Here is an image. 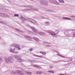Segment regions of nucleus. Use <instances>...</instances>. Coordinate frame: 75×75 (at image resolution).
<instances>
[{"label":"nucleus","instance_id":"obj_1","mask_svg":"<svg viewBox=\"0 0 75 75\" xmlns=\"http://www.w3.org/2000/svg\"><path fill=\"white\" fill-rule=\"evenodd\" d=\"M24 7H26V8H26L24 9V11H28V10H33L34 11H37L38 10V9L37 8H32V7L29 5H24L23 6Z\"/></svg>","mask_w":75,"mask_h":75},{"label":"nucleus","instance_id":"obj_2","mask_svg":"<svg viewBox=\"0 0 75 75\" xmlns=\"http://www.w3.org/2000/svg\"><path fill=\"white\" fill-rule=\"evenodd\" d=\"M5 62L7 64H13L14 62V60L13 57H6L4 58Z\"/></svg>","mask_w":75,"mask_h":75},{"label":"nucleus","instance_id":"obj_3","mask_svg":"<svg viewBox=\"0 0 75 75\" xmlns=\"http://www.w3.org/2000/svg\"><path fill=\"white\" fill-rule=\"evenodd\" d=\"M30 28L32 29V30H33V31L35 32V33H38L39 34L41 35H46L45 33L44 32H38V30H37L35 28H34V27H31Z\"/></svg>","mask_w":75,"mask_h":75},{"label":"nucleus","instance_id":"obj_4","mask_svg":"<svg viewBox=\"0 0 75 75\" xmlns=\"http://www.w3.org/2000/svg\"><path fill=\"white\" fill-rule=\"evenodd\" d=\"M40 4L42 5H44L45 6H47L48 5V2L45 0H41L40 2Z\"/></svg>","mask_w":75,"mask_h":75},{"label":"nucleus","instance_id":"obj_5","mask_svg":"<svg viewBox=\"0 0 75 75\" xmlns=\"http://www.w3.org/2000/svg\"><path fill=\"white\" fill-rule=\"evenodd\" d=\"M47 32L49 33V34H51L50 35L52 37H54V36H55L57 35L55 32L52 30H48Z\"/></svg>","mask_w":75,"mask_h":75},{"label":"nucleus","instance_id":"obj_6","mask_svg":"<svg viewBox=\"0 0 75 75\" xmlns=\"http://www.w3.org/2000/svg\"><path fill=\"white\" fill-rule=\"evenodd\" d=\"M17 73L21 75H26L25 73L23 71L21 70H17Z\"/></svg>","mask_w":75,"mask_h":75},{"label":"nucleus","instance_id":"obj_7","mask_svg":"<svg viewBox=\"0 0 75 75\" xmlns=\"http://www.w3.org/2000/svg\"><path fill=\"white\" fill-rule=\"evenodd\" d=\"M15 57L17 59L18 61H20V62H22V61H23V59L18 56H15Z\"/></svg>","mask_w":75,"mask_h":75},{"label":"nucleus","instance_id":"obj_8","mask_svg":"<svg viewBox=\"0 0 75 75\" xmlns=\"http://www.w3.org/2000/svg\"><path fill=\"white\" fill-rule=\"evenodd\" d=\"M25 37L27 39V40L29 41H31V40H32V38L31 37L27 35L25 36Z\"/></svg>","mask_w":75,"mask_h":75},{"label":"nucleus","instance_id":"obj_9","mask_svg":"<svg viewBox=\"0 0 75 75\" xmlns=\"http://www.w3.org/2000/svg\"><path fill=\"white\" fill-rule=\"evenodd\" d=\"M11 46V47H20V46L18 45H17L16 44H12L10 45Z\"/></svg>","mask_w":75,"mask_h":75},{"label":"nucleus","instance_id":"obj_10","mask_svg":"<svg viewBox=\"0 0 75 75\" xmlns=\"http://www.w3.org/2000/svg\"><path fill=\"white\" fill-rule=\"evenodd\" d=\"M25 72L26 74H28V75H32V74H33V73H32V72H30L25 71Z\"/></svg>","mask_w":75,"mask_h":75},{"label":"nucleus","instance_id":"obj_11","mask_svg":"<svg viewBox=\"0 0 75 75\" xmlns=\"http://www.w3.org/2000/svg\"><path fill=\"white\" fill-rule=\"evenodd\" d=\"M33 67H35L36 68H38V69H41V67L38 66L34 65L33 66Z\"/></svg>","mask_w":75,"mask_h":75},{"label":"nucleus","instance_id":"obj_12","mask_svg":"<svg viewBox=\"0 0 75 75\" xmlns=\"http://www.w3.org/2000/svg\"><path fill=\"white\" fill-rule=\"evenodd\" d=\"M34 40H35V41H37V42H39V39L37 38H33Z\"/></svg>","mask_w":75,"mask_h":75},{"label":"nucleus","instance_id":"obj_13","mask_svg":"<svg viewBox=\"0 0 75 75\" xmlns=\"http://www.w3.org/2000/svg\"><path fill=\"white\" fill-rule=\"evenodd\" d=\"M29 62H35L36 63H37L38 62L37 61L35 60H29Z\"/></svg>","mask_w":75,"mask_h":75},{"label":"nucleus","instance_id":"obj_14","mask_svg":"<svg viewBox=\"0 0 75 75\" xmlns=\"http://www.w3.org/2000/svg\"><path fill=\"white\" fill-rule=\"evenodd\" d=\"M62 18L63 19H64V20H72V19L67 17H63Z\"/></svg>","mask_w":75,"mask_h":75},{"label":"nucleus","instance_id":"obj_15","mask_svg":"<svg viewBox=\"0 0 75 75\" xmlns=\"http://www.w3.org/2000/svg\"><path fill=\"white\" fill-rule=\"evenodd\" d=\"M42 74V71H39L36 72V74H38V75H40Z\"/></svg>","mask_w":75,"mask_h":75},{"label":"nucleus","instance_id":"obj_16","mask_svg":"<svg viewBox=\"0 0 75 75\" xmlns=\"http://www.w3.org/2000/svg\"><path fill=\"white\" fill-rule=\"evenodd\" d=\"M0 23H2V24H7V23L3 21H0Z\"/></svg>","mask_w":75,"mask_h":75},{"label":"nucleus","instance_id":"obj_17","mask_svg":"<svg viewBox=\"0 0 75 75\" xmlns=\"http://www.w3.org/2000/svg\"><path fill=\"white\" fill-rule=\"evenodd\" d=\"M29 21H30V22H31V23H34L33 22H34V21H35V20H34L31 19H29Z\"/></svg>","mask_w":75,"mask_h":75},{"label":"nucleus","instance_id":"obj_18","mask_svg":"<svg viewBox=\"0 0 75 75\" xmlns=\"http://www.w3.org/2000/svg\"><path fill=\"white\" fill-rule=\"evenodd\" d=\"M34 24H35V25H39V24L37 23V22L35 21L34 22H33Z\"/></svg>","mask_w":75,"mask_h":75},{"label":"nucleus","instance_id":"obj_19","mask_svg":"<svg viewBox=\"0 0 75 75\" xmlns=\"http://www.w3.org/2000/svg\"><path fill=\"white\" fill-rule=\"evenodd\" d=\"M33 56H35V57H40V58H41V57H43V56H42L37 55H35V54H33Z\"/></svg>","mask_w":75,"mask_h":75},{"label":"nucleus","instance_id":"obj_20","mask_svg":"<svg viewBox=\"0 0 75 75\" xmlns=\"http://www.w3.org/2000/svg\"><path fill=\"white\" fill-rule=\"evenodd\" d=\"M0 16L1 17H4V13H3L0 12Z\"/></svg>","mask_w":75,"mask_h":75},{"label":"nucleus","instance_id":"obj_21","mask_svg":"<svg viewBox=\"0 0 75 75\" xmlns=\"http://www.w3.org/2000/svg\"><path fill=\"white\" fill-rule=\"evenodd\" d=\"M59 3H64L65 2L63 0H59Z\"/></svg>","mask_w":75,"mask_h":75},{"label":"nucleus","instance_id":"obj_22","mask_svg":"<svg viewBox=\"0 0 75 75\" xmlns=\"http://www.w3.org/2000/svg\"><path fill=\"white\" fill-rule=\"evenodd\" d=\"M40 53L43 54V55H45V54H46V52L42 51L40 52Z\"/></svg>","mask_w":75,"mask_h":75},{"label":"nucleus","instance_id":"obj_23","mask_svg":"<svg viewBox=\"0 0 75 75\" xmlns=\"http://www.w3.org/2000/svg\"><path fill=\"white\" fill-rule=\"evenodd\" d=\"M21 19L23 21H24V20H26V19H25V18H24V17L21 16Z\"/></svg>","mask_w":75,"mask_h":75},{"label":"nucleus","instance_id":"obj_24","mask_svg":"<svg viewBox=\"0 0 75 75\" xmlns=\"http://www.w3.org/2000/svg\"><path fill=\"white\" fill-rule=\"evenodd\" d=\"M4 17H9V16L7 15V14H4Z\"/></svg>","mask_w":75,"mask_h":75},{"label":"nucleus","instance_id":"obj_25","mask_svg":"<svg viewBox=\"0 0 75 75\" xmlns=\"http://www.w3.org/2000/svg\"><path fill=\"white\" fill-rule=\"evenodd\" d=\"M11 74H14V75H15L16 74V72L14 71H11Z\"/></svg>","mask_w":75,"mask_h":75},{"label":"nucleus","instance_id":"obj_26","mask_svg":"<svg viewBox=\"0 0 75 75\" xmlns=\"http://www.w3.org/2000/svg\"><path fill=\"white\" fill-rule=\"evenodd\" d=\"M10 52H13V53H14L15 52V51H14V50H13L12 49H11L10 50Z\"/></svg>","mask_w":75,"mask_h":75},{"label":"nucleus","instance_id":"obj_27","mask_svg":"<svg viewBox=\"0 0 75 75\" xmlns=\"http://www.w3.org/2000/svg\"><path fill=\"white\" fill-rule=\"evenodd\" d=\"M57 1L56 0H53V4H55V3H56V2H57Z\"/></svg>","mask_w":75,"mask_h":75},{"label":"nucleus","instance_id":"obj_28","mask_svg":"<svg viewBox=\"0 0 75 75\" xmlns=\"http://www.w3.org/2000/svg\"><path fill=\"white\" fill-rule=\"evenodd\" d=\"M45 24L46 25H50V23H49V22H46L45 23Z\"/></svg>","mask_w":75,"mask_h":75},{"label":"nucleus","instance_id":"obj_29","mask_svg":"<svg viewBox=\"0 0 75 75\" xmlns=\"http://www.w3.org/2000/svg\"><path fill=\"white\" fill-rule=\"evenodd\" d=\"M16 30H17V31H19V32H21V31L20 30L18 29V28H16L15 29Z\"/></svg>","mask_w":75,"mask_h":75},{"label":"nucleus","instance_id":"obj_30","mask_svg":"<svg viewBox=\"0 0 75 75\" xmlns=\"http://www.w3.org/2000/svg\"><path fill=\"white\" fill-rule=\"evenodd\" d=\"M55 4H57V5H60V4L58 2H57V1L56 2Z\"/></svg>","mask_w":75,"mask_h":75},{"label":"nucleus","instance_id":"obj_31","mask_svg":"<svg viewBox=\"0 0 75 75\" xmlns=\"http://www.w3.org/2000/svg\"><path fill=\"white\" fill-rule=\"evenodd\" d=\"M54 0H49V1L51 3H53Z\"/></svg>","mask_w":75,"mask_h":75},{"label":"nucleus","instance_id":"obj_32","mask_svg":"<svg viewBox=\"0 0 75 75\" xmlns=\"http://www.w3.org/2000/svg\"><path fill=\"white\" fill-rule=\"evenodd\" d=\"M14 16H15V17H18L19 16L18 15V14H15L14 15Z\"/></svg>","mask_w":75,"mask_h":75},{"label":"nucleus","instance_id":"obj_33","mask_svg":"<svg viewBox=\"0 0 75 75\" xmlns=\"http://www.w3.org/2000/svg\"><path fill=\"white\" fill-rule=\"evenodd\" d=\"M57 55H58L59 56H61V57H62V58H65V57H64V56H63L62 55H60V54H58Z\"/></svg>","mask_w":75,"mask_h":75},{"label":"nucleus","instance_id":"obj_34","mask_svg":"<svg viewBox=\"0 0 75 75\" xmlns=\"http://www.w3.org/2000/svg\"><path fill=\"white\" fill-rule=\"evenodd\" d=\"M64 60H60L59 61L55 62H64Z\"/></svg>","mask_w":75,"mask_h":75},{"label":"nucleus","instance_id":"obj_35","mask_svg":"<svg viewBox=\"0 0 75 75\" xmlns=\"http://www.w3.org/2000/svg\"><path fill=\"white\" fill-rule=\"evenodd\" d=\"M49 68L50 69H52L53 68V66H50Z\"/></svg>","mask_w":75,"mask_h":75},{"label":"nucleus","instance_id":"obj_36","mask_svg":"<svg viewBox=\"0 0 75 75\" xmlns=\"http://www.w3.org/2000/svg\"><path fill=\"white\" fill-rule=\"evenodd\" d=\"M45 46L46 47H51V46L50 45H46Z\"/></svg>","mask_w":75,"mask_h":75},{"label":"nucleus","instance_id":"obj_37","mask_svg":"<svg viewBox=\"0 0 75 75\" xmlns=\"http://www.w3.org/2000/svg\"><path fill=\"white\" fill-rule=\"evenodd\" d=\"M69 17H71V18H75V16H72Z\"/></svg>","mask_w":75,"mask_h":75},{"label":"nucleus","instance_id":"obj_38","mask_svg":"<svg viewBox=\"0 0 75 75\" xmlns=\"http://www.w3.org/2000/svg\"><path fill=\"white\" fill-rule=\"evenodd\" d=\"M48 11H50V12H53V10H50Z\"/></svg>","mask_w":75,"mask_h":75},{"label":"nucleus","instance_id":"obj_39","mask_svg":"<svg viewBox=\"0 0 75 75\" xmlns=\"http://www.w3.org/2000/svg\"><path fill=\"white\" fill-rule=\"evenodd\" d=\"M50 73H52V74H54V71H51Z\"/></svg>","mask_w":75,"mask_h":75},{"label":"nucleus","instance_id":"obj_40","mask_svg":"<svg viewBox=\"0 0 75 75\" xmlns=\"http://www.w3.org/2000/svg\"><path fill=\"white\" fill-rule=\"evenodd\" d=\"M33 50V48H31L30 49H29V51H32Z\"/></svg>","mask_w":75,"mask_h":75},{"label":"nucleus","instance_id":"obj_41","mask_svg":"<svg viewBox=\"0 0 75 75\" xmlns=\"http://www.w3.org/2000/svg\"><path fill=\"white\" fill-rule=\"evenodd\" d=\"M56 31H57V34H58V33H59V30H57Z\"/></svg>","mask_w":75,"mask_h":75},{"label":"nucleus","instance_id":"obj_42","mask_svg":"<svg viewBox=\"0 0 75 75\" xmlns=\"http://www.w3.org/2000/svg\"><path fill=\"white\" fill-rule=\"evenodd\" d=\"M18 50H21V48L18 47Z\"/></svg>","mask_w":75,"mask_h":75},{"label":"nucleus","instance_id":"obj_43","mask_svg":"<svg viewBox=\"0 0 75 75\" xmlns=\"http://www.w3.org/2000/svg\"><path fill=\"white\" fill-rule=\"evenodd\" d=\"M44 43H45V44H49V43L47 42H45Z\"/></svg>","mask_w":75,"mask_h":75},{"label":"nucleus","instance_id":"obj_44","mask_svg":"<svg viewBox=\"0 0 75 75\" xmlns=\"http://www.w3.org/2000/svg\"><path fill=\"white\" fill-rule=\"evenodd\" d=\"M15 54H18V51H16V52H15Z\"/></svg>","mask_w":75,"mask_h":75},{"label":"nucleus","instance_id":"obj_45","mask_svg":"<svg viewBox=\"0 0 75 75\" xmlns=\"http://www.w3.org/2000/svg\"><path fill=\"white\" fill-rule=\"evenodd\" d=\"M2 45H6V43H5L4 42H3L2 43Z\"/></svg>","mask_w":75,"mask_h":75},{"label":"nucleus","instance_id":"obj_46","mask_svg":"<svg viewBox=\"0 0 75 75\" xmlns=\"http://www.w3.org/2000/svg\"><path fill=\"white\" fill-rule=\"evenodd\" d=\"M47 72L49 73H51V71H47Z\"/></svg>","mask_w":75,"mask_h":75},{"label":"nucleus","instance_id":"obj_47","mask_svg":"<svg viewBox=\"0 0 75 75\" xmlns=\"http://www.w3.org/2000/svg\"><path fill=\"white\" fill-rule=\"evenodd\" d=\"M1 59H2L1 58H0V61H1Z\"/></svg>","mask_w":75,"mask_h":75},{"label":"nucleus","instance_id":"obj_48","mask_svg":"<svg viewBox=\"0 0 75 75\" xmlns=\"http://www.w3.org/2000/svg\"><path fill=\"white\" fill-rule=\"evenodd\" d=\"M42 18H44V17H42Z\"/></svg>","mask_w":75,"mask_h":75},{"label":"nucleus","instance_id":"obj_49","mask_svg":"<svg viewBox=\"0 0 75 75\" xmlns=\"http://www.w3.org/2000/svg\"><path fill=\"white\" fill-rule=\"evenodd\" d=\"M65 75H68V74H65Z\"/></svg>","mask_w":75,"mask_h":75},{"label":"nucleus","instance_id":"obj_50","mask_svg":"<svg viewBox=\"0 0 75 75\" xmlns=\"http://www.w3.org/2000/svg\"><path fill=\"white\" fill-rule=\"evenodd\" d=\"M61 75H64V74H60Z\"/></svg>","mask_w":75,"mask_h":75},{"label":"nucleus","instance_id":"obj_51","mask_svg":"<svg viewBox=\"0 0 75 75\" xmlns=\"http://www.w3.org/2000/svg\"><path fill=\"white\" fill-rule=\"evenodd\" d=\"M31 0V1H34V0Z\"/></svg>","mask_w":75,"mask_h":75},{"label":"nucleus","instance_id":"obj_52","mask_svg":"<svg viewBox=\"0 0 75 75\" xmlns=\"http://www.w3.org/2000/svg\"><path fill=\"white\" fill-rule=\"evenodd\" d=\"M15 49H16L15 48H14V50H14Z\"/></svg>","mask_w":75,"mask_h":75},{"label":"nucleus","instance_id":"obj_53","mask_svg":"<svg viewBox=\"0 0 75 75\" xmlns=\"http://www.w3.org/2000/svg\"><path fill=\"white\" fill-rule=\"evenodd\" d=\"M54 62V63H55V62Z\"/></svg>","mask_w":75,"mask_h":75},{"label":"nucleus","instance_id":"obj_54","mask_svg":"<svg viewBox=\"0 0 75 75\" xmlns=\"http://www.w3.org/2000/svg\"><path fill=\"white\" fill-rule=\"evenodd\" d=\"M1 66V64H0V67Z\"/></svg>","mask_w":75,"mask_h":75},{"label":"nucleus","instance_id":"obj_55","mask_svg":"<svg viewBox=\"0 0 75 75\" xmlns=\"http://www.w3.org/2000/svg\"><path fill=\"white\" fill-rule=\"evenodd\" d=\"M22 32V33H23V32Z\"/></svg>","mask_w":75,"mask_h":75},{"label":"nucleus","instance_id":"obj_56","mask_svg":"<svg viewBox=\"0 0 75 75\" xmlns=\"http://www.w3.org/2000/svg\"><path fill=\"white\" fill-rule=\"evenodd\" d=\"M0 38H1V37H0Z\"/></svg>","mask_w":75,"mask_h":75}]
</instances>
